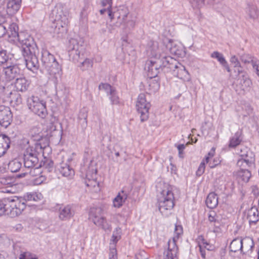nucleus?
<instances>
[{"instance_id":"f257e3e1","label":"nucleus","mask_w":259,"mask_h":259,"mask_svg":"<svg viewBox=\"0 0 259 259\" xmlns=\"http://www.w3.org/2000/svg\"><path fill=\"white\" fill-rule=\"evenodd\" d=\"M162 67H167L174 71L177 75L187 73L185 66L169 56H164L161 58L147 61L145 69L148 72V76L150 78H155L160 72Z\"/></svg>"},{"instance_id":"f03ea898","label":"nucleus","mask_w":259,"mask_h":259,"mask_svg":"<svg viewBox=\"0 0 259 259\" xmlns=\"http://www.w3.org/2000/svg\"><path fill=\"white\" fill-rule=\"evenodd\" d=\"M41 62L50 78L54 80L55 83H57L62 74L61 67L54 55L47 49H42L41 51Z\"/></svg>"},{"instance_id":"7ed1b4c3","label":"nucleus","mask_w":259,"mask_h":259,"mask_svg":"<svg viewBox=\"0 0 259 259\" xmlns=\"http://www.w3.org/2000/svg\"><path fill=\"white\" fill-rule=\"evenodd\" d=\"M21 51L28 69L35 72L39 67L38 60L34 53L33 41L32 38H25L22 41Z\"/></svg>"},{"instance_id":"20e7f679","label":"nucleus","mask_w":259,"mask_h":259,"mask_svg":"<svg viewBox=\"0 0 259 259\" xmlns=\"http://www.w3.org/2000/svg\"><path fill=\"white\" fill-rule=\"evenodd\" d=\"M11 202H13L14 206H11L12 212H14V217L20 214L25 208L27 201H36L38 199L37 195L34 193H27L24 194L23 197L18 198L15 197L14 198H8Z\"/></svg>"},{"instance_id":"39448f33","label":"nucleus","mask_w":259,"mask_h":259,"mask_svg":"<svg viewBox=\"0 0 259 259\" xmlns=\"http://www.w3.org/2000/svg\"><path fill=\"white\" fill-rule=\"evenodd\" d=\"M51 15L56 23L55 31H57V28L60 29L61 27V32L66 31V27L69 23V13L67 11H64L62 6H57L52 10Z\"/></svg>"},{"instance_id":"423d86ee","label":"nucleus","mask_w":259,"mask_h":259,"mask_svg":"<svg viewBox=\"0 0 259 259\" xmlns=\"http://www.w3.org/2000/svg\"><path fill=\"white\" fill-rule=\"evenodd\" d=\"M28 106L29 109L35 114L44 118L48 114L46 106V102L40 100L36 96H32L28 99Z\"/></svg>"},{"instance_id":"0eeeda50","label":"nucleus","mask_w":259,"mask_h":259,"mask_svg":"<svg viewBox=\"0 0 259 259\" xmlns=\"http://www.w3.org/2000/svg\"><path fill=\"white\" fill-rule=\"evenodd\" d=\"M83 42L78 40L75 38L70 39L68 45L69 55L73 61L78 62L80 55H82L84 52V47L83 45Z\"/></svg>"},{"instance_id":"6e6552de","label":"nucleus","mask_w":259,"mask_h":259,"mask_svg":"<svg viewBox=\"0 0 259 259\" xmlns=\"http://www.w3.org/2000/svg\"><path fill=\"white\" fill-rule=\"evenodd\" d=\"M239 154L241 158L237 162L238 166L240 167L254 166V154L248 148H241Z\"/></svg>"},{"instance_id":"1a4fd4ad","label":"nucleus","mask_w":259,"mask_h":259,"mask_svg":"<svg viewBox=\"0 0 259 259\" xmlns=\"http://www.w3.org/2000/svg\"><path fill=\"white\" fill-rule=\"evenodd\" d=\"M151 106L149 102H147L145 95L141 94L139 95L136 108L138 113L140 115L142 122L147 120L149 117V109Z\"/></svg>"},{"instance_id":"9d476101","label":"nucleus","mask_w":259,"mask_h":259,"mask_svg":"<svg viewBox=\"0 0 259 259\" xmlns=\"http://www.w3.org/2000/svg\"><path fill=\"white\" fill-rule=\"evenodd\" d=\"M102 209L101 207H93L90 211V218L98 226L101 227L105 230H110V226L107 223L105 219L102 216Z\"/></svg>"},{"instance_id":"9b49d317","label":"nucleus","mask_w":259,"mask_h":259,"mask_svg":"<svg viewBox=\"0 0 259 259\" xmlns=\"http://www.w3.org/2000/svg\"><path fill=\"white\" fill-rule=\"evenodd\" d=\"M183 233V227L181 225H176L174 236L172 239H170L168 242V248L166 251L178 253L179 252V248L177 245V242L179 239L181 237Z\"/></svg>"},{"instance_id":"f8f14e48","label":"nucleus","mask_w":259,"mask_h":259,"mask_svg":"<svg viewBox=\"0 0 259 259\" xmlns=\"http://www.w3.org/2000/svg\"><path fill=\"white\" fill-rule=\"evenodd\" d=\"M3 72L7 80H12L15 78H18L21 73V70L17 65L10 62L9 65H7L3 68Z\"/></svg>"},{"instance_id":"ddd939ff","label":"nucleus","mask_w":259,"mask_h":259,"mask_svg":"<svg viewBox=\"0 0 259 259\" xmlns=\"http://www.w3.org/2000/svg\"><path fill=\"white\" fill-rule=\"evenodd\" d=\"M12 121V114L8 107L0 106V125L6 128Z\"/></svg>"},{"instance_id":"4468645a","label":"nucleus","mask_w":259,"mask_h":259,"mask_svg":"<svg viewBox=\"0 0 259 259\" xmlns=\"http://www.w3.org/2000/svg\"><path fill=\"white\" fill-rule=\"evenodd\" d=\"M24 166L26 169L32 168L37 165L38 159L36 155L32 152L27 151L24 154Z\"/></svg>"},{"instance_id":"2eb2a0df","label":"nucleus","mask_w":259,"mask_h":259,"mask_svg":"<svg viewBox=\"0 0 259 259\" xmlns=\"http://www.w3.org/2000/svg\"><path fill=\"white\" fill-rule=\"evenodd\" d=\"M13 202H11L8 198H5L0 200V215L5 214L11 217V218L14 217V212H12L11 209V206H14Z\"/></svg>"},{"instance_id":"dca6fc26","label":"nucleus","mask_w":259,"mask_h":259,"mask_svg":"<svg viewBox=\"0 0 259 259\" xmlns=\"http://www.w3.org/2000/svg\"><path fill=\"white\" fill-rule=\"evenodd\" d=\"M240 74H242L237 80V85L243 91H248L252 84L251 80L246 73L242 72Z\"/></svg>"},{"instance_id":"f3484780","label":"nucleus","mask_w":259,"mask_h":259,"mask_svg":"<svg viewBox=\"0 0 259 259\" xmlns=\"http://www.w3.org/2000/svg\"><path fill=\"white\" fill-rule=\"evenodd\" d=\"M8 15L15 14L20 9L21 0H5Z\"/></svg>"},{"instance_id":"a211bd4d","label":"nucleus","mask_w":259,"mask_h":259,"mask_svg":"<svg viewBox=\"0 0 259 259\" xmlns=\"http://www.w3.org/2000/svg\"><path fill=\"white\" fill-rule=\"evenodd\" d=\"M59 218L61 220L70 219L74 214V210L70 205L62 206L59 209Z\"/></svg>"},{"instance_id":"6ab92c4d","label":"nucleus","mask_w":259,"mask_h":259,"mask_svg":"<svg viewBox=\"0 0 259 259\" xmlns=\"http://www.w3.org/2000/svg\"><path fill=\"white\" fill-rule=\"evenodd\" d=\"M129 14L127 8L124 6L119 7L115 12V15L119 22L116 23V26H119L122 23H124Z\"/></svg>"},{"instance_id":"aec40b11","label":"nucleus","mask_w":259,"mask_h":259,"mask_svg":"<svg viewBox=\"0 0 259 259\" xmlns=\"http://www.w3.org/2000/svg\"><path fill=\"white\" fill-rule=\"evenodd\" d=\"M148 52L150 54L149 56L154 58V59L161 58L164 56L160 54L158 47V43L156 41H150L148 44Z\"/></svg>"},{"instance_id":"412c9836","label":"nucleus","mask_w":259,"mask_h":259,"mask_svg":"<svg viewBox=\"0 0 259 259\" xmlns=\"http://www.w3.org/2000/svg\"><path fill=\"white\" fill-rule=\"evenodd\" d=\"M158 204L159 210L162 214L165 217L168 216L170 213V210L172 209L174 206V201H171V199H169L167 202L160 201Z\"/></svg>"},{"instance_id":"4be33fe9","label":"nucleus","mask_w":259,"mask_h":259,"mask_svg":"<svg viewBox=\"0 0 259 259\" xmlns=\"http://www.w3.org/2000/svg\"><path fill=\"white\" fill-rule=\"evenodd\" d=\"M29 84V81L25 77H20L16 78L14 87L16 91L23 92L27 90Z\"/></svg>"},{"instance_id":"5701e85b","label":"nucleus","mask_w":259,"mask_h":259,"mask_svg":"<svg viewBox=\"0 0 259 259\" xmlns=\"http://www.w3.org/2000/svg\"><path fill=\"white\" fill-rule=\"evenodd\" d=\"M58 169L60 173L64 177H71L74 175L73 169L67 163H61Z\"/></svg>"},{"instance_id":"b1692460","label":"nucleus","mask_w":259,"mask_h":259,"mask_svg":"<svg viewBox=\"0 0 259 259\" xmlns=\"http://www.w3.org/2000/svg\"><path fill=\"white\" fill-rule=\"evenodd\" d=\"M243 140V135L241 131H238L230 139L229 147L235 148L241 144Z\"/></svg>"},{"instance_id":"393cba45","label":"nucleus","mask_w":259,"mask_h":259,"mask_svg":"<svg viewBox=\"0 0 259 259\" xmlns=\"http://www.w3.org/2000/svg\"><path fill=\"white\" fill-rule=\"evenodd\" d=\"M246 13L250 19L255 20L258 18L259 11L256 6L248 3L246 8Z\"/></svg>"},{"instance_id":"a878e982","label":"nucleus","mask_w":259,"mask_h":259,"mask_svg":"<svg viewBox=\"0 0 259 259\" xmlns=\"http://www.w3.org/2000/svg\"><path fill=\"white\" fill-rule=\"evenodd\" d=\"M169 199H171V201H174L173 193L168 189L163 190L158 196V203H160L161 201L163 202H167Z\"/></svg>"},{"instance_id":"bb28decb","label":"nucleus","mask_w":259,"mask_h":259,"mask_svg":"<svg viewBox=\"0 0 259 259\" xmlns=\"http://www.w3.org/2000/svg\"><path fill=\"white\" fill-rule=\"evenodd\" d=\"M9 31H10V35H11L12 37L14 38H17L18 41L20 42L21 45V47H22V41L24 40L25 39H23L22 38V34H20L18 33V27L16 23H13L11 25H10L9 27Z\"/></svg>"},{"instance_id":"cd10ccee","label":"nucleus","mask_w":259,"mask_h":259,"mask_svg":"<svg viewBox=\"0 0 259 259\" xmlns=\"http://www.w3.org/2000/svg\"><path fill=\"white\" fill-rule=\"evenodd\" d=\"M207 206L211 209L215 208L218 204V197L214 193H209L205 201Z\"/></svg>"},{"instance_id":"c85d7f7f","label":"nucleus","mask_w":259,"mask_h":259,"mask_svg":"<svg viewBox=\"0 0 259 259\" xmlns=\"http://www.w3.org/2000/svg\"><path fill=\"white\" fill-rule=\"evenodd\" d=\"M244 168L241 167L240 170L237 172V175L239 180H241L244 183H247L251 177V174L249 170Z\"/></svg>"},{"instance_id":"c756f323","label":"nucleus","mask_w":259,"mask_h":259,"mask_svg":"<svg viewBox=\"0 0 259 259\" xmlns=\"http://www.w3.org/2000/svg\"><path fill=\"white\" fill-rule=\"evenodd\" d=\"M12 61V58L6 50H0V66L4 68L7 65H9Z\"/></svg>"},{"instance_id":"7c9ffc66","label":"nucleus","mask_w":259,"mask_h":259,"mask_svg":"<svg viewBox=\"0 0 259 259\" xmlns=\"http://www.w3.org/2000/svg\"><path fill=\"white\" fill-rule=\"evenodd\" d=\"M127 195L122 191L121 193H119L118 195L113 199V203L115 207L119 208L122 205L123 202L127 199Z\"/></svg>"},{"instance_id":"2f4dec72","label":"nucleus","mask_w":259,"mask_h":259,"mask_svg":"<svg viewBox=\"0 0 259 259\" xmlns=\"http://www.w3.org/2000/svg\"><path fill=\"white\" fill-rule=\"evenodd\" d=\"M243 240L234 239L230 245V251L235 252L238 250L243 252Z\"/></svg>"},{"instance_id":"473e14b6","label":"nucleus","mask_w":259,"mask_h":259,"mask_svg":"<svg viewBox=\"0 0 259 259\" xmlns=\"http://www.w3.org/2000/svg\"><path fill=\"white\" fill-rule=\"evenodd\" d=\"M243 248H244L245 252H242L243 254H245L249 251L252 252V248L254 247V242L252 238L246 237L243 239Z\"/></svg>"},{"instance_id":"72a5a7b5","label":"nucleus","mask_w":259,"mask_h":259,"mask_svg":"<svg viewBox=\"0 0 259 259\" xmlns=\"http://www.w3.org/2000/svg\"><path fill=\"white\" fill-rule=\"evenodd\" d=\"M21 166V162L17 159L11 161L8 164V169L12 172L18 171Z\"/></svg>"},{"instance_id":"f704fd0d","label":"nucleus","mask_w":259,"mask_h":259,"mask_svg":"<svg viewBox=\"0 0 259 259\" xmlns=\"http://www.w3.org/2000/svg\"><path fill=\"white\" fill-rule=\"evenodd\" d=\"M10 139L6 135H0V145L5 149L6 151L10 147Z\"/></svg>"},{"instance_id":"c9c22d12","label":"nucleus","mask_w":259,"mask_h":259,"mask_svg":"<svg viewBox=\"0 0 259 259\" xmlns=\"http://www.w3.org/2000/svg\"><path fill=\"white\" fill-rule=\"evenodd\" d=\"M169 48V51L171 54L176 56H180L182 54V50L179 49L177 45L173 44L170 40L169 41V45L167 46Z\"/></svg>"},{"instance_id":"e433bc0d","label":"nucleus","mask_w":259,"mask_h":259,"mask_svg":"<svg viewBox=\"0 0 259 259\" xmlns=\"http://www.w3.org/2000/svg\"><path fill=\"white\" fill-rule=\"evenodd\" d=\"M230 62L233 64L234 67L235 68V72H237L238 74L240 73H242V68L240 66V63L238 60V58L235 56H232L230 59Z\"/></svg>"},{"instance_id":"4c0bfd02","label":"nucleus","mask_w":259,"mask_h":259,"mask_svg":"<svg viewBox=\"0 0 259 259\" xmlns=\"http://www.w3.org/2000/svg\"><path fill=\"white\" fill-rule=\"evenodd\" d=\"M208 220L210 223H213L214 226H218L220 225L219 217L213 211L209 212L208 214Z\"/></svg>"},{"instance_id":"58836bf2","label":"nucleus","mask_w":259,"mask_h":259,"mask_svg":"<svg viewBox=\"0 0 259 259\" xmlns=\"http://www.w3.org/2000/svg\"><path fill=\"white\" fill-rule=\"evenodd\" d=\"M241 61L244 64H252V62L255 60V58L248 54H243L240 56Z\"/></svg>"},{"instance_id":"ea45409f","label":"nucleus","mask_w":259,"mask_h":259,"mask_svg":"<svg viewBox=\"0 0 259 259\" xmlns=\"http://www.w3.org/2000/svg\"><path fill=\"white\" fill-rule=\"evenodd\" d=\"M42 161L39 164V166L44 167L49 172L51 171L53 169L54 162L50 159H46L43 161V164H42Z\"/></svg>"},{"instance_id":"a19ab883","label":"nucleus","mask_w":259,"mask_h":259,"mask_svg":"<svg viewBox=\"0 0 259 259\" xmlns=\"http://www.w3.org/2000/svg\"><path fill=\"white\" fill-rule=\"evenodd\" d=\"M99 89L100 90H104L106 92L107 95L108 96L110 94H111L112 91L115 90V89L111 87L109 84L105 83H101L99 85Z\"/></svg>"},{"instance_id":"79ce46f5","label":"nucleus","mask_w":259,"mask_h":259,"mask_svg":"<svg viewBox=\"0 0 259 259\" xmlns=\"http://www.w3.org/2000/svg\"><path fill=\"white\" fill-rule=\"evenodd\" d=\"M149 86L152 92H155L159 90L160 83L157 79H154L150 80Z\"/></svg>"},{"instance_id":"37998d69","label":"nucleus","mask_w":259,"mask_h":259,"mask_svg":"<svg viewBox=\"0 0 259 259\" xmlns=\"http://www.w3.org/2000/svg\"><path fill=\"white\" fill-rule=\"evenodd\" d=\"M108 96H109V98L112 104L117 105L120 103V99L117 95V92L115 90L112 91Z\"/></svg>"},{"instance_id":"c03bdc74","label":"nucleus","mask_w":259,"mask_h":259,"mask_svg":"<svg viewBox=\"0 0 259 259\" xmlns=\"http://www.w3.org/2000/svg\"><path fill=\"white\" fill-rule=\"evenodd\" d=\"M39 167H40V166H39L38 165V166L36 165L33 167L32 168L27 169L28 171H26L25 174H29L32 177L38 176L40 173Z\"/></svg>"},{"instance_id":"a18cd8bd","label":"nucleus","mask_w":259,"mask_h":259,"mask_svg":"<svg viewBox=\"0 0 259 259\" xmlns=\"http://www.w3.org/2000/svg\"><path fill=\"white\" fill-rule=\"evenodd\" d=\"M211 57L217 59L220 64H222L226 61L222 54L215 51L211 54Z\"/></svg>"},{"instance_id":"49530a36","label":"nucleus","mask_w":259,"mask_h":259,"mask_svg":"<svg viewBox=\"0 0 259 259\" xmlns=\"http://www.w3.org/2000/svg\"><path fill=\"white\" fill-rule=\"evenodd\" d=\"M120 238V229L116 228V230L113 231L111 241L114 244H115Z\"/></svg>"},{"instance_id":"de8ad7c7","label":"nucleus","mask_w":259,"mask_h":259,"mask_svg":"<svg viewBox=\"0 0 259 259\" xmlns=\"http://www.w3.org/2000/svg\"><path fill=\"white\" fill-rule=\"evenodd\" d=\"M0 183L4 185H12L13 179L9 177H2L0 178Z\"/></svg>"},{"instance_id":"09e8293b","label":"nucleus","mask_w":259,"mask_h":259,"mask_svg":"<svg viewBox=\"0 0 259 259\" xmlns=\"http://www.w3.org/2000/svg\"><path fill=\"white\" fill-rule=\"evenodd\" d=\"M124 29L126 31H129L135 28V21L133 20H128L126 22H124Z\"/></svg>"},{"instance_id":"8fccbe9b","label":"nucleus","mask_w":259,"mask_h":259,"mask_svg":"<svg viewBox=\"0 0 259 259\" xmlns=\"http://www.w3.org/2000/svg\"><path fill=\"white\" fill-rule=\"evenodd\" d=\"M178 254L165 251L163 253V259H178Z\"/></svg>"},{"instance_id":"3c124183","label":"nucleus","mask_w":259,"mask_h":259,"mask_svg":"<svg viewBox=\"0 0 259 259\" xmlns=\"http://www.w3.org/2000/svg\"><path fill=\"white\" fill-rule=\"evenodd\" d=\"M8 15L7 8L6 7L5 2L0 4V17L4 18Z\"/></svg>"},{"instance_id":"603ef678","label":"nucleus","mask_w":259,"mask_h":259,"mask_svg":"<svg viewBox=\"0 0 259 259\" xmlns=\"http://www.w3.org/2000/svg\"><path fill=\"white\" fill-rule=\"evenodd\" d=\"M205 167V161L202 160L196 171V175L199 177L201 176L204 172Z\"/></svg>"},{"instance_id":"864d4df0","label":"nucleus","mask_w":259,"mask_h":259,"mask_svg":"<svg viewBox=\"0 0 259 259\" xmlns=\"http://www.w3.org/2000/svg\"><path fill=\"white\" fill-rule=\"evenodd\" d=\"M190 2L193 8H199L204 5V0H191Z\"/></svg>"},{"instance_id":"5fc2aeb1","label":"nucleus","mask_w":259,"mask_h":259,"mask_svg":"<svg viewBox=\"0 0 259 259\" xmlns=\"http://www.w3.org/2000/svg\"><path fill=\"white\" fill-rule=\"evenodd\" d=\"M19 259H36V257L29 252H24L20 254Z\"/></svg>"},{"instance_id":"6e6d98bb","label":"nucleus","mask_w":259,"mask_h":259,"mask_svg":"<svg viewBox=\"0 0 259 259\" xmlns=\"http://www.w3.org/2000/svg\"><path fill=\"white\" fill-rule=\"evenodd\" d=\"M35 149L38 152H41L42 150L43 154L44 153V150H49L50 148L48 145L42 146L40 143H37L35 144Z\"/></svg>"},{"instance_id":"4d7b16f0","label":"nucleus","mask_w":259,"mask_h":259,"mask_svg":"<svg viewBox=\"0 0 259 259\" xmlns=\"http://www.w3.org/2000/svg\"><path fill=\"white\" fill-rule=\"evenodd\" d=\"M88 117V113L87 111L85 110V109H82L80 111L78 116V120L79 119H87Z\"/></svg>"},{"instance_id":"13d9d810","label":"nucleus","mask_w":259,"mask_h":259,"mask_svg":"<svg viewBox=\"0 0 259 259\" xmlns=\"http://www.w3.org/2000/svg\"><path fill=\"white\" fill-rule=\"evenodd\" d=\"M83 66L85 67L87 69L91 67L93 65V62L89 59H86L84 61L81 62Z\"/></svg>"},{"instance_id":"bf43d9fd","label":"nucleus","mask_w":259,"mask_h":259,"mask_svg":"<svg viewBox=\"0 0 259 259\" xmlns=\"http://www.w3.org/2000/svg\"><path fill=\"white\" fill-rule=\"evenodd\" d=\"M79 124L81 126V127L83 131H84L87 127L88 122L87 119H79L78 120Z\"/></svg>"},{"instance_id":"052dcab7","label":"nucleus","mask_w":259,"mask_h":259,"mask_svg":"<svg viewBox=\"0 0 259 259\" xmlns=\"http://www.w3.org/2000/svg\"><path fill=\"white\" fill-rule=\"evenodd\" d=\"M221 0H214L213 2L211 3L213 5L214 9L220 10L221 7L222 6V4L221 3Z\"/></svg>"},{"instance_id":"680f3d73","label":"nucleus","mask_w":259,"mask_h":259,"mask_svg":"<svg viewBox=\"0 0 259 259\" xmlns=\"http://www.w3.org/2000/svg\"><path fill=\"white\" fill-rule=\"evenodd\" d=\"M116 250L113 248L110 249L109 253V259H117Z\"/></svg>"},{"instance_id":"e2e57ef3","label":"nucleus","mask_w":259,"mask_h":259,"mask_svg":"<svg viewBox=\"0 0 259 259\" xmlns=\"http://www.w3.org/2000/svg\"><path fill=\"white\" fill-rule=\"evenodd\" d=\"M111 3L112 0H102L101 2V4L103 7H106L107 5H109L108 8H111Z\"/></svg>"},{"instance_id":"0e129e2a","label":"nucleus","mask_w":259,"mask_h":259,"mask_svg":"<svg viewBox=\"0 0 259 259\" xmlns=\"http://www.w3.org/2000/svg\"><path fill=\"white\" fill-rule=\"evenodd\" d=\"M177 148L179 150V154L180 157H183V156L182 155L183 154V151L185 148V145L184 144H180L178 146Z\"/></svg>"},{"instance_id":"69168bd1","label":"nucleus","mask_w":259,"mask_h":259,"mask_svg":"<svg viewBox=\"0 0 259 259\" xmlns=\"http://www.w3.org/2000/svg\"><path fill=\"white\" fill-rule=\"evenodd\" d=\"M7 32L6 27L0 24V36H3Z\"/></svg>"},{"instance_id":"338daca9","label":"nucleus","mask_w":259,"mask_h":259,"mask_svg":"<svg viewBox=\"0 0 259 259\" xmlns=\"http://www.w3.org/2000/svg\"><path fill=\"white\" fill-rule=\"evenodd\" d=\"M107 11L108 12V16L110 17V18L111 19V20L112 21L113 20V19L114 18V17H116L115 12H114V13H112V12L111 11V9L107 8Z\"/></svg>"},{"instance_id":"774afa93","label":"nucleus","mask_w":259,"mask_h":259,"mask_svg":"<svg viewBox=\"0 0 259 259\" xmlns=\"http://www.w3.org/2000/svg\"><path fill=\"white\" fill-rule=\"evenodd\" d=\"M252 192L253 195L255 196H257L259 194L258 190L256 186H253L251 187Z\"/></svg>"}]
</instances>
